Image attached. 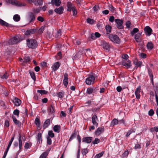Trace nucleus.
I'll use <instances>...</instances> for the list:
<instances>
[{"mask_svg": "<svg viewBox=\"0 0 158 158\" xmlns=\"http://www.w3.org/2000/svg\"><path fill=\"white\" fill-rule=\"evenodd\" d=\"M76 135V134L75 133H73L69 139V141H71L75 137Z\"/></svg>", "mask_w": 158, "mask_h": 158, "instance_id": "obj_53", "label": "nucleus"}, {"mask_svg": "<svg viewBox=\"0 0 158 158\" xmlns=\"http://www.w3.org/2000/svg\"><path fill=\"white\" fill-rule=\"evenodd\" d=\"M140 35L141 34L140 33H138L135 35V39L137 42H139L141 41V40L140 38Z\"/></svg>", "mask_w": 158, "mask_h": 158, "instance_id": "obj_30", "label": "nucleus"}, {"mask_svg": "<svg viewBox=\"0 0 158 158\" xmlns=\"http://www.w3.org/2000/svg\"><path fill=\"white\" fill-rule=\"evenodd\" d=\"M73 13V15L74 16L76 15H77V11L76 10V8L75 7H74V8H73V9L72 10Z\"/></svg>", "mask_w": 158, "mask_h": 158, "instance_id": "obj_62", "label": "nucleus"}, {"mask_svg": "<svg viewBox=\"0 0 158 158\" xmlns=\"http://www.w3.org/2000/svg\"><path fill=\"white\" fill-rule=\"evenodd\" d=\"M32 143L30 142H26L24 145V148L25 149H28L31 147Z\"/></svg>", "mask_w": 158, "mask_h": 158, "instance_id": "obj_27", "label": "nucleus"}, {"mask_svg": "<svg viewBox=\"0 0 158 158\" xmlns=\"http://www.w3.org/2000/svg\"><path fill=\"white\" fill-rule=\"evenodd\" d=\"M118 120L116 118H114L111 121V125L112 126H114L115 125L118 124Z\"/></svg>", "mask_w": 158, "mask_h": 158, "instance_id": "obj_39", "label": "nucleus"}, {"mask_svg": "<svg viewBox=\"0 0 158 158\" xmlns=\"http://www.w3.org/2000/svg\"><path fill=\"white\" fill-rule=\"evenodd\" d=\"M13 114L14 115H16L17 118H18L19 114V110L18 109L15 110L13 111Z\"/></svg>", "mask_w": 158, "mask_h": 158, "instance_id": "obj_44", "label": "nucleus"}, {"mask_svg": "<svg viewBox=\"0 0 158 158\" xmlns=\"http://www.w3.org/2000/svg\"><path fill=\"white\" fill-rule=\"evenodd\" d=\"M45 27L44 26L41 27L39 30V32L40 33H42L44 30Z\"/></svg>", "mask_w": 158, "mask_h": 158, "instance_id": "obj_61", "label": "nucleus"}, {"mask_svg": "<svg viewBox=\"0 0 158 158\" xmlns=\"http://www.w3.org/2000/svg\"><path fill=\"white\" fill-rule=\"evenodd\" d=\"M19 150H20L22 149V136L20 134L19 138Z\"/></svg>", "mask_w": 158, "mask_h": 158, "instance_id": "obj_31", "label": "nucleus"}, {"mask_svg": "<svg viewBox=\"0 0 158 158\" xmlns=\"http://www.w3.org/2000/svg\"><path fill=\"white\" fill-rule=\"evenodd\" d=\"M100 141V139L98 138H96L92 142V143L94 144H97Z\"/></svg>", "mask_w": 158, "mask_h": 158, "instance_id": "obj_43", "label": "nucleus"}, {"mask_svg": "<svg viewBox=\"0 0 158 158\" xmlns=\"http://www.w3.org/2000/svg\"><path fill=\"white\" fill-rule=\"evenodd\" d=\"M29 73L31 78L34 81H35L36 80V77L34 72L32 71H30Z\"/></svg>", "mask_w": 158, "mask_h": 158, "instance_id": "obj_41", "label": "nucleus"}, {"mask_svg": "<svg viewBox=\"0 0 158 158\" xmlns=\"http://www.w3.org/2000/svg\"><path fill=\"white\" fill-rule=\"evenodd\" d=\"M35 17L34 14L32 12H29L28 13V19L29 20V23H31L33 22L35 19Z\"/></svg>", "mask_w": 158, "mask_h": 158, "instance_id": "obj_12", "label": "nucleus"}, {"mask_svg": "<svg viewBox=\"0 0 158 158\" xmlns=\"http://www.w3.org/2000/svg\"><path fill=\"white\" fill-rule=\"evenodd\" d=\"M48 110L50 113L52 114L55 112V108L52 106H51L48 108Z\"/></svg>", "mask_w": 158, "mask_h": 158, "instance_id": "obj_38", "label": "nucleus"}, {"mask_svg": "<svg viewBox=\"0 0 158 158\" xmlns=\"http://www.w3.org/2000/svg\"><path fill=\"white\" fill-rule=\"evenodd\" d=\"M51 3L56 6H59L60 5L61 2L60 0H52Z\"/></svg>", "mask_w": 158, "mask_h": 158, "instance_id": "obj_21", "label": "nucleus"}, {"mask_svg": "<svg viewBox=\"0 0 158 158\" xmlns=\"http://www.w3.org/2000/svg\"><path fill=\"white\" fill-rule=\"evenodd\" d=\"M60 64L59 62H57L53 64L51 67L52 71H55L58 69L60 66Z\"/></svg>", "mask_w": 158, "mask_h": 158, "instance_id": "obj_9", "label": "nucleus"}, {"mask_svg": "<svg viewBox=\"0 0 158 158\" xmlns=\"http://www.w3.org/2000/svg\"><path fill=\"white\" fill-rule=\"evenodd\" d=\"M131 25V22L129 21H127L126 24V25L127 28H129L130 27V26Z\"/></svg>", "mask_w": 158, "mask_h": 158, "instance_id": "obj_63", "label": "nucleus"}, {"mask_svg": "<svg viewBox=\"0 0 158 158\" xmlns=\"http://www.w3.org/2000/svg\"><path fill=\"white\" fill-rule=\"evenodd\" d=\"M104 131V128L103 127H99L96 130L94 134L96 136H99Z\"/></svg>", "mask_w": 158, "mask_h": 158, "instance_id": "obj_7", "label": "nucleus"}, {"mask_svg": "<svg viewBox=\"0 0 158 158\" xmlns=\"http://www.w3.org/2000/svg\"><path fill=\"white\" fill-rule=\"evenodd\" d=\"M37 19L38 21L41 22H44V18L40 16H38L37 18Z\"/></svg>", "mask_w": 158, "mask_h": 158, "instance_id": "obj_55", "label": "nucleus"}, {"mask_svg": "<svg viewBox=\"0 0 158 158\" xmlns=\"http://www.w3.org/2000/svg\"><path fill=\"white\" fill-rule=\"evenodd\" d=\"M42 134L41 133L39 132L37 135V140L39 143H40L41 139H42Z\"/></svg>", "mask_w": 158, "mask_h": 158, "instance_id": "obj_47", "label": "nucleus"}, {"mask_svg": "<svg viewBox=\"0 0 158 158\" xmlns=\"http://www.w3.org/2000/svg\"><path fill=\"white\" fill-rule=\"evenodd\" d=\"M147 48L148 49L151 50L153 47V44L151 42H148L147 45Z\"/></svg>", "mask_w": 158, "mask_h": 158, "instance_id": "obj_34", "label": "nucleus"}, {"mask_svg": "<svg viewBox=\"0 0 158 158\" xmlns=\"http://www.w3.org/2000/svg\"><path fill=\"white\" fill-rule=\"evenodd\" d=\"M9 122L8 120H6L5 122L4 126L7 127H8L9 126Z\"/></svg>", "mask_w": 158, "mask_h": 158, "instance_id": "obj_64", "label": "nucleus"}, {"mask_svg": "<svg viewBox=\"0 0 158 158\" xmlns=\"http://www.w3.org/2000/svg\"><path fill=\"white\" fill-rule=\"evenodd\" d=\"M148 73L149 76L150 77L151 81L152 82V84L153 85V76L152 73V71L150 69H148Z\"/></svg>", "mask_w": 158, "mask_h": 158, "instance_id": "obj_26", "label": "nucleus"}, {"mask_svg": "<svg viewBox=\"0 0 158 158\" xmlns=\"http://www.w3.org/2000/svg\"><path fill=\"white\" fill-rule=\"evenodd\" d=\"M154 113V110L152 109H151L148 111V115L149 116H152L153 115Z\"/></svg>", "mask_w": 158, "mask_h": 158, "instance_id": "obj_56", "label": "nucleus"}, {"mask_svg": "<svg viewBox=\"0 0 158 158\" xmlns=\"http://www.w3.org/2000/svg\"><path fill=\"white\" fill-rule=\"evenodd\" d=\"M7 3L8 4H11L14 6H26V4L25 3H22L19 1L16 0H7Z\"/></svg>", "mask_w": 158, "mask_h": 158, "instance_id": "obj_4", "label": "nucleus"}, {"mask_svg": "<svg viewBox=\"0 0 158 158\" xmlns=\"http://www.w3.org/2000/svg\"><path fill=\"white\" fill-rule=\"evenodd\" d=\"M108 38L114 44H119L120 43V40L116 35L110 34Z\"/></svg>", "mask_w": 158, "mask_h": 158, "instance_id": "obj_2", "label": "nucleus"}, {"mask_svg": "<svg viewBox=\"0 0 158 158\" xmlns=\"http://www.w3.org/2000/svg\"><path fill=\"white\" fill-rule=\"evenodd\" d=\"M86 21L87 23L90 24H93L94 22V19L89 18L87 19Z\"/></svg>", "mask_w": 158, "mask_h": 158, "instance_id": "obj_48", "label": "nucleus"}, {"mask_svg": "<svg viewBox=\"0 0 158 158\" xmlns=\"http://www.w3.org/2000/svg\"><path fill=\"white\" fill-rule=\"evenodd\" d=\"M104 154V152L102 151L100 153L94 156V158H100L102 157Z\"/></svg>", "mask_w": 158, "mask_h": 158, "instance_id": "obj_35", "label": "nucleus"}, {"mask_svg": "<svg viewBox=\"0 0 158 158\" xmlns=\"http://www.w3.org/2000/svg\"><path fill=\"white\" fill-rule=\"evenodd\" d=\"M14 137H15V136L14 135L13 136L11 137V138L10 141L9 142V144H8V145L11 146V144L12 143V142H13V140H14Z\"/></svg>", "mask_w": 158, "mask_h": 158, "instance_id": "obj_58", "label": "nucleus"}, {"mask_svg": "<svg viewBox=\"0 0 158 158\" xmlns=\"http://www.w3.org/2000/svg\"><path fill=\"white\" fill-rule=\"evenodd\" d=\"M105 28L107 33L109 34L111 32V27L109 25H107L106 26Z\"/></svg>", "mask_w": 158, "mask_h": 158, "instance_id": "obj_42", "label": "nucleus"}, {"mask_svg": "<svg viewBox=\"0 0 158 158\" xmlns=\"http://www.w3.org/2000/svg\"><path fill=\"white\" fill-rule=\"evenodd\" d=\"M68 74L65 73L64 74V79L63 81V83L64 85L66 87L68 84Z\"/></svg>", "mask_w": 158, "mask_h": 158, "instance_id": "obj_13", "label": "nucleus"}, {"mask_svg": "<svg viewBox=\"0 0 158 158\" xmlns=\"http://www.w3.org/2000/svg\"><path fill=\"white\" fill-rule=\"evenodd\" d=\"M54 11L56 13L60 15L62 14L63 12L64 8L63 6H61L58 8L55 9Z\"/></svg>", "mask_w": 158, "mask_h": 158, "instance_id": "obj_17", "label": "nucleus"}, {"mask_svg": "<svg viewBox=\"0 0 158 158\" xmlns=\"http://www.w3.org/2000/svg\"><path fill=\"white\" fill-rule=\"evenodd\" d=\"M98 120V118L97 116L95 115L94 114L93 116L92 117V122L93 124V125H94L95 126L97 127L98 126V123L97 122V121Z\"/></svg>", "mask_w": 158, "mask_h": 158, "instance_id": "obj_15", "label": "nucleus"}, {"mask_svg": "<svg viewBox=\"0 0 158 158\" xmlns=\"http://www.w3.org/2000/svg\"><path fill=\"white\" fill-rule=\"evenodd\" d=\"M13 19L15 21L18 22L20 20V17L19 15L16 14L14 16Z\"/></svg>", "mask_w": 158, "mask_h": 158, "instance_id": "obj_33", "label": "nucleus"}, {"mask_svg": "<svg viewBox=\"0 0 158 158\" xmlns=\"http://www.w3.org/2000/svg\"><path fill=\"white\" fill-rule=\"evenodd\" d=\"M47 144L48 145H51L52 144V140L49 137L47 138Z\"/></svg>", "mask_w": 158, "mask_h": 158, "instance_id": "obj_57", "label": "nucleus"}, {"mask_svg": "<svg viewBox=\"0 0 158 158\" xmlns=\"http://www.w3.org/2000/svg\"><path fill=\"white\" fill-rule=\"evenodd\" d=\"M50 151H46L45 152H44L40 156L39 158H46L47 156H48V152Z\"/></svg>", "mask_w": 158, "mask_h": 158, "instance_id": "obj_32", "label": "nucleus"}, {"mask_svg": "<svg viewBox=\"0 0 158 158\" xmlns=\"http://www.w3.org/2000/svg\"><path fill=\"white\" fill-rule=\"evenodd\" d=\"M34 122L35 124L38 127H40V125L41 122L40 119L39 118L36 117L35 118Z\"/></svg>", "mask_w": 158, "mask_h": 158, "instance_id": "obj_28", "label": "nucleus"}, {"mask_svg": "<svg viewBox=\"0 0 158 158\" xmlns=\"http://www.w3.org/2000/svg\"><path fill=\"white\" fill-rule=\"evenodd\" d=\"M150 131L151 132L154 131L157 132L158 131V127H152L150 129Z\"/></svg>", "mask_w": 158, "mask_h": 158, "instance_id": "obj_45", "label": "nucleus"}, {"mask_svg": "<svg viewBox=\"0 0 158 158\" xmlns=\"http://www.w3.org/2000/svg\"><path fill=\"white\" fill-rule=\"evenodd\" d=\"M92 137H86L82 138V142L86 143H91L92 140Z\"/></svg>", "mask_w": 158, "mask_h": 158, "instance_id": "obj_14", "label": "nucleus"}, {"mask_svg": "<svg viewBox=\"0 0 158 158\" xmlns=\"http://www.w3.org/2000/svg\"><path fill=\"white\" fill-rule=\"evenodd\" d=\"M0 24L2 26H5L7 27H9V24L8 23L0 19Z\"/></svg>", "mask_w": 158, "mask_h": 158, "instance_id": "obj_29", "label": "nucleus"}, {"mask_svg": "<svg viewBox=\"0 0 158 158\" xmlns=\"http://www.w3.org/2000/svg\"><path fill=\"white\" fill-rule=\"evenodd\" d=\"M67 10L69 11H71L73 9V8L75 7L73 6L71 2H67Z\"/></svg>", "mask_w": 158, "mask_h": 158, "instance_id": "obj_22", "label": "nucleus"}, {"mask_svg": "<svg viewBox=\"0 0 158 158\" xmlns=\"http://www.w3.org/2000/svg\"><path fill=\"white\" fill-rule=\"evenodd\" d=\"M24 62H27L30 61V59L29 57L25 56L24 58Z\"/></svg>", "mask_w": 158, "mask_h": 158, "instance_id": "obj_60", "label": "nucleus"}, {"mask_svg": "<svg viewBox=\"0 0 158 158\" xmlns=\"http://www.w3.org/2000/svg\"><path fill=\"white\" fill-rule=\"evenodd\" d=\"M141 87L140 86H139L136 89L135 91V95L136 98L138 99H139L140 98V93L141 92Z\"/></svg>", "mask_w": 158, "mask_h": 158, "instance_id": "obj_11", "label": "nucleus"}, {"mask_svg": "<svg viewBox=\"0 0 158 158\" xmlns=\"http://www.w3.org/2000/svg\"><path fill=\"white\" fill-rule=\"evenodd\" d=\"M134 131H133L132 130H130L128 131V132H127L126 136L127 137H128L130 134L132 132H134Z\"/></svg>", "mask_w": 158, "mask_h": 158, "instance_id": "obj_54", "label": "nucleus"}, {"mask_svg": "<svg viewBox=\"0 0 158 158\" xmlns=\"http://www.w3.org/2000/svg\"><path fill=\"white\" fill-rule=\"evenodd\" d=\"M95 77L93 75H89L86 79L85 82L87 85H92L95 83Z\"/></svg>", "mask_w": 158, "mask_h": 158, "instance_id": "obj_3", "label": "nucleus"}, {"mask_svg": "<svg viewBox=\"0 0 158 158\" xmlns=\"http://www.w3.org/2000/svg\"><path fill=\"white\" fill-rule=\"evenodd\" d=\"M48 135L51 138H53L54 136V133L52 131H49L48 132Z\"/></svg>", "mask_w": 158, "mask_h": 158, "instance_id": "obj_51", "label": "nucleus"}, {"mask_svg": "<svg viewBox=\"0 0 158 158\" xmlns=\"http://www.w3.org/2000/svg\"><path fill=\"white\" fill-rule=\"evenodd\" d=\"M144 31L146 35L149 36L150 35L152 32V29L148 26L145 27Z\"/></svg>", "mask_w": 158, "mask_h": 158, "instance_id": "obj_8", "label": "nucleus"}, {"mask_svg": "<svg viewBox=\"0 0 158 158\" xmlns=\"http://www.w3.org/2000/svg\"><path fill=\"white\" fill-rule=\"evenodd\" d=\"M115 22L116 24V27L117 28L119 29H122L123 28V20L119 19H115Z\"/></svg>", "mask_w": 158, "mask_h": 158, "instance_id": "obj_5", "label": "nucleus"}, {"mask_svg": "<svg viewBox=\"0 0 158 158\" xmlns=\"http://www.w3.org/2000/svg\"><path fill=\"white\" fill-rule=\"evenodd\" d=\"M122 64L127 68H130L131 66V62L129 60H124L122 62Z\"/></svg>", "mask_w": 158, "mask_h": 158, "instance_id": "obj_10", "label": "nucleus"}, {"mask_svg": "<svg viewBox=\"0 0 158 158\" xmlns=\"http://www.w3.org/2000/svg\"><path fill=\"white\" fill-rule=\"evenodd\" d=\"M103 48L107 52H109L110 50V46L109 43L104 42L102 44Z\"/></svg>", "mask_w": 158, "mask_h": 158, "instance_id": "obj_16", "label": "nucleus"}, {"mask_svg": "<svg viewBox=\"0 0 158 158\" xmlns=\"http://www.w3.org/2000/svg\"><path fill=\"white\" fill-rule=\"evenodd\" d=\"M37 92L40 93L41 95L43 94H47L48 92L47 91L43 90H38Z\"/></svg>", "mask_w": 158, "mask_h": 158, "instance_id": "obj_37", "label": "nucleus"}, {"mask_svg": "<svg viewBox=\"0 0 158 158\" xmlns=\"http://www.w3.org/2000/svg\"><path fill=\"white\" fill-rule=\"evenodd\" d=\"M12 118L15 124L18 126H20L21 125V122L17 120L15 116L12 115Z\"/></svg>", "mask_w": 158, "mask_h": 158, "instance_id": "obj_23", "label": "nucleus"}, {"mask_svg": "<svg viewBox=\"0 0 158 158\" xmlns=\"http://www.w3.org/2000/svg\"><path fill=\"white\" fill-rule=\"evenodd\" d=\"M155 97L157 105L158 106V89L155 91Z\"/></svg>", "mask_w": 158, "mask_h": 158, "instance_id": "obj_50", "label": "nucleus"}, {"mask_svg": "<svg viewBox=\"0 0 158 158\" xmlns=\"http://www.w3.org/2000/svg\"><path fill=\"white\" fill-rule=\"evenodd\" d=\"M133 63L137 67H141L142 64V62L141 61H138L136 59L134 60Z\"/></svg>", "mask_w": 158, "mask_h": 158, "instance_id": "obj_20", "label": "nucleus"}, {"mask_svg": "<svg viewBox=\"0 0 158 158\" xmlns=\"http://www.w3.org/2000/svg\"><path fill=\"white\" fill-rule=\"evenodd\" d=\"M27 46L29 48L34 49L36 48L38 45L36 40L35 39H28L27 40Z\"/></svg>", "mask_w": 158, "mask_h": 158, "instance_id": "obj_1", "label": "nucleus"}, {"mask_svg": "<svg viewBox=\"0 0 158 158\" xmlns=\"http://www.w3.org/2000/svg\"><path fill=\"white\" fill-rule=\"evenodd\" d=\"M36 31V30L35 29H30L27 30L25 32L26 35H29L34 34Z\"/></svg>", "mask_w": 158, "mask_h": 158, "instance_id": "obj_25", "label": "nucleus"}, {"mask_svg": "<svg viewBox=\"0 0 158 158\" xmlns=\"http://www.w3.org/2000/svg\"><path fill=\"white\" fill-rule=\"evenodd\" d=\"M139 56L141 58L144 59L146 57L147 55L146 54L142 53L139 54Z\"/></svg>", "mask_w": 158, "mask_h": 158, "instance_id": "obj_52", "label": "nucleus"}, {"mask_svg": "<svg viewBox=\"0 0 158 158\" xmlns=\"http://www.w3.org/2000/svg\"><path fill=\"white\" fill-rule=\"evenodd\" d=\"M9 76V75L6 72H5L4 74L1 77V78L2 79H6L8 78Z\"/></svg>", "mask_w": 158, "mask_h": 158, "instance_id": "obj_49", "label": "nucleus"}, {"mask_svg": "<svg viewBox=\"0 0 158 158\" xmlns=\"http://www.w3.org/2000/svg\"><path fill=\"white\" fill-rule=\"evenodd\" d=\"M19 41L18 37L15 36L9 40L8 44L10 45H12L18 43Z\"/></svg>", "mask_w": 158, "mask_h": 158, "instance_id": "obj_6", "label": "nucleus"}, {"mask_svg": "<svg viewBox=\"0 0 158 158\" xmlns=\"http://www.w3.org/2000/svg\"><path fill=\"white\" fill-rule=\"evenodd\" d=\"M93 89L92 87H89L87 89L86 93L89 94H91L93 91Z\"/></svg>", "mask_w": 158, "mask_h": 158, "instance_id": "obj_40", "label": "nucleus"}, {"mask_svg": "<svg viewBox=\"0 0 158 158\" xmlns=\"http://www.w3.org/2000/svg\"><path fill=\"white\" fill-rule=\"evenodd\" d=\"M50 119H48L44 122L43 125V127L44 129L48 127L50 125Z\"/></svg>", "mask_w": 158, "mask_h": 158, "instance_id": "obj_24", "label": "nucleus"}, {"mask_svg": "<svg viewBox=\"0 0 158 158\" xmlns=\"http://www.w3.org/2000/svg\"><path fill=\"white\" fill-rule=\"evenodd\" d=\"M40 66L43 67H47V63L45 62H43L40 63Z\"/></svg>", "mask_w": 158, "mask_h": 158, "instance_id": "obj_59", "label": "nucleus"}, {"mask_svg": "<svg viewBox=\"0 0 158 158\" xmlns=\"http://www.w3.org/2000/svg\"><path fill=\"white\" fill-rule=\"evenodd\" d=\"M139 29L136 28H134L132 31L131 33L132 35H133L135 33H137L139 31Z\"/></svg>", "mask_w": 158, "mask_h": 158, "instance_id": "obj_46", "label": "nucleus"}, {"mask_svg": "<svg viewBox=\"0 0 158 158\" xmlns=\"http://www.w3.org/2000/svg\"><path fill=\"white\" fill-rule=\"evenodd\" d=\"M64 92H60L57 93V94L59 98H62L64 97Z\"/></svg>", "mask_w": 158, "mask_h": 158, "instance_id": "obj_36", "label": "nucleus"}, {"mask_svg": "<svg viewBox=\"0 0 158 158\" xmlns=\"http://www.w3.org/2000/svg\"><path fill=\"white\" fill-rule=\"evenodd\" d=\"M61 129L60 125H56L54 126L53 127V130L55 132L59 133Z\"/></svg>", "mask_w": 158, "mask_h": 158, "instance_id": "obj_18", "label": "nucleus"}, {"mask_svg": "<svg viewBox=\"0 0 158 158\" xmlns=\"http://www.w3.org/2000/svg\"><path fill=\"white\" fill-rule=\"evenodd\" d=\"M14 103L16 106H19L21 103V100L17 98H15L13 101Z\"/></svg>", "mask_w": 158, "mask_h": 158, "instance_id": "obj_19", "label": "nucleus"}]
</instances>
